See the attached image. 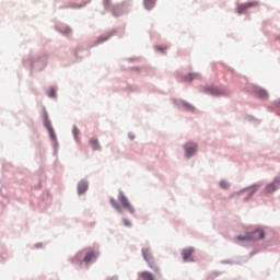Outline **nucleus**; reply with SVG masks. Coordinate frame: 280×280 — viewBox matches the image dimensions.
<instances>
[{
  "mask_svg": "<svg viewBox=\"0 0 280 280\" xmlns=\"http://www.w3.org/2000/svg\"><path fill=\"white\" fill-rule=\"evenodd\" d=\"M237 240L247 242H257L258 240H265V231L257 229L253 233H247L246 235H240Z\"/></svg>",
  "mask_w": 280,
  "mask_h": 280,
  "instance_id": "f257e3e1",
  "label": "nucleus"
},
{
  "mask_svg": "<svg viewBox=\"0 0 280 280\" xmlns=\"http://www.w3.org/2000/svg\"><path fill=\"white\" fill-rule=\"evenodd\" d=\"M142 255H143V259L147 261V264L149 265L151 270H153L154 272L159 273L160 272V268L156 265V261H154V257H153L150 248H142Z\"/></svg>",
  "mask_w": 280,
  "mask_h": 280,
  "instance_id": "f03ea898",
  "label": "nucleus"
},
{
  "mask_svg": "<svg viewBox=\"0 0 280 280\" xmlns=\"http://www.w3.org/2000/svg\"><path fill=\"white\" fill-rule=\"evenodd\" d=\"M184 150L186 159H191V156H194L198 150V144L197 142H186V144H184Z\"/></svg>",
  "mask_w": 280,
  "mask_h": 280,
  "instance_id": "7ed1b4c3",
  "label": "nucleus"
},
{
  "mask_svg": "<svg viewBox=\"0 0 280 280\" xmlns=\"http://www.w3.org/2000/svg\"><path fill=\"white\" fill-rule=\"evenodd\" d=\"M118 200H119L120 205L124 207V209H127V211H129V213H135V208L132 207V205H130V202H129L128 198L125 196V194H119Z\"/></svg>",
  "mask_w": 280,
  "mask_h": 280,
  "instance_id": "20e7f679",
  "label": "nucleus"
},
{
  "mask_svg": "<svg viewBox=\"0 0 280 280\" xmlns=\"http://www.w3.org/2000/svg\"><path fill=\"white\" fill-rule=\"evenodd\" d=\"M259 2L257 0H253L249 2H242L237 5V13H245L247 9H250L252 7H257Z\"/></svg>",
  "mask_w": 280,
  "mask_h": 280,
  "instance_id": "39448f33",
  "label": "nucleus"
},
{
  "mask_svg": "<svg viewBox=\"0 0 280 280\" xmlns=\"http://www.w3.org/2000/svg\"><path fill=\"white\" fill-rule=\"evenodd\" d=\"M278 187H280V179L279 177H276L273 182H270L269 184H267V187L265 188V192L273 194L275 191H277Z\"/></svg>",
  "mask_w": 280,
  "mask_h": 280,
  "instance_id": "423d86ee",
  "label": "nucleus"
},
{
  "mask_svg": "<svg viewBox=\"0 0 280 280\" xmlns=\"http://www.w3.org/2000/svg\"><path fill=\"white\" fill-rule=\"evenodd\" d=\"M44 126H45L46 130L48 131V133L50 135V138L51 139H57V136L55 133V129H54L50 120H48L47 114H45Z\"/></svg>",
  "mask_w": 280,
  "mask_h": 280,
  "instance_id": "0eeeda50",
  "label": "nucleus"
},
{
  "mask_svg": "<svg viewBox=\"0 0 280 280\" xmlns=\"http://www.w3.org/2000/svg\"><path fill=\"white\" fill-rule=\"evenodd\" d=\"M194 253H195L194 248H185L182 252L184 261H194L192 259Z\"/></svg>",
  "mask_w": 280,
  "mask_h": 280,
  "instance_id": "6e6552de",
  "label": "nucleus"
},
{
  "mask_svg": "<svg viewBox=\"0 0 280 280\" xmlns=\"http://www.w3.org/2000/svg\"><path fill=\"white\" fill-rule=\"evenodd\" d=\"M89 189V184L88 182H79L78 184V194L82 195L85 194Z\"/></svg>",
  "mask_w": 280,
  "mask_h": 280,
  "instance_id": "1a4fd4ad",
  "label": "nucleus"
},
{
  "mask_svg": "<svg viewBox=\"0 0 280 280\" xmlns=\"http://www.w3.org/2000/svg\"><path fill=\"white\" fill-rule=\"evenodd\" d=\"M90 145L92 150H102L101 142L98 138H91Z\"/></svg>",
  "mask_w": 280,
  "mask_h": 280,
  "instance_id": "9d476101",
  "label": "nucleus"
},
{
  "mask_svg": "<svg viewBox=\"0 0 280 280\" xmlns=\"http://www.w3.org/2000/svg\"><path fill=\"white\" fill-rule=\"evenodd\" d=\"M256 94L260 98H267V96H268V92H267V90H264V88H257Z\"/></svg>",
  "mask_w": 280,
  "mask_h": 280,
  "instance_id": "9b49d317",
  "label": "nucleus"
},
{
  "mask_svg": "<svg viewBox=\"0 0 280 280\" xmlns=\"http://www.w3.org/2000/svg\"><path fill=\"white\" fill-rule=\"evenodd\" d=\"M110 205H112V207H114V209H116V211L118 213H122V209H121L120 205H118V202L115 200V198L110 199Z\"/></svg>",
  "mask_w": 280,
  "mask_h": 280,
  "instance_id": "f8f14e48",
  "label": "nucleus"
},
{
  "mask_svg": "<svg viewBox=\"0 0 280 280\" xmlns=\"http://www.w3.org/2000/svg\"><path fill=\"white\" fill-rule=\"evenodd\" d=\"M140 277L143 280H155L154 276L152 275V272H140Z\"/></svg>",
  "mask_w": 280,
  "mask_h": 280,
  "instance_id": "ddd939ff",
  "label": "nucleus"
},
{
  "mask_svg": "<svg viewBox=\"0 0 280 280\" xmlns=\"http://www.w3.org/2000/svg\"><path fill=\"white\" fill-rule=\"evenodd\" d=\"M95 257H97L96 253H88V255H85L84 257V261L89 264L90 261L95 259Z\"/></svg>",
  "mask_w": 280,
  "mask_h": 280,
  "instance_id": "4468645a",
  "label": "nucleus"
},
{
  "mask_svg": "<svg viewBox=\"0 0 280 280\" xmlns=\"http://www.w3.org/2000/svg\"><path fill=\"white\" fill-rule=\"evenodd\" d=\"M209 92L215 95L224 94V92L222 90H219V88H209Z\"/></svg>",
  "mask_w": 280,
  "mask_h": 280,
  "instance_id": "2eb2a0df",
  "label": "nucleus"
},
{
  "mask_svg": "<svg viewBox=\"0 0 280 280\" xmlns=\"http://www.w3.org/2000/svg\"><path fill=\"white\" fill-rule=\"evenodd\" d=\"M155 2H156V0H144L145 9H152V7H154Z\"/></svg>",
  "mask_w": 280,
  "mask_h": 280,
  "instance_id": "dca6fc26",
  "label": "nucleus"
},
{
  "mask_svg": "<svg viewBox=\"0 0 280 280\" xmlns=\"http://www.w3.org/2000/svg\"><path fill=\"white\" fill-rule=\"evenodd\" d=\"M220 187H221V189H229L230 184H229V182H226V179H221Z\"/></svg>",
  "mask_w": 280,
  "mask_h": 280,
  "instance_id": "f3484780",
  "label": "nucleus"
},
{
  "mask_svg": "<svg viewBox=\"0 0 280 280\" xmlns=\"http://www.w3.org/2000/svg\"><path fill=\"white\" fill-rule=\"evenodd\" d=\"M122 222H124L125 226H132L130 220H128L127 218H124Z\"/></svg>",
  "mask_w": 280,
  "mask_h": 280,
  "instance_id": "a211bd4d",
  "label": "nucleus"
},
{
  "mask_svg": "<svg viewBox=\"0 0 280 280\" xmlns=\"http://www.w3.org/2000/svg\"><path fill=\"white\" fill-rule=\"evenodd\" d=\"M258 187H253L252 189L248 190V196H253V194H255V191H257Z\"/></svg>",
  "mask_w": 280,
  "mask_h": 280,
  "instance_id": "6ab92c4d",
  "label": "nucleus"
},
{
  "mask_svg": "<svg viewBox=\"0 0 280 280\" xmlns=\"http://www.w3.org/2000/svg\"><path fill=\"white\" fill-rule=\"evenodd\" d=\"M55 94H56L55 88H50V90H49V96H55Z\"/></svg>",
  "mask_w": 280,
  "mask_h": 280,
  "instance_id": "aec40b11",
  "label": "nucleus"
},
{
  "mask_svg": "<svg viewBox=\"0 0 280 280\" xmlns=\"http://www.w3.org/2000/svg\"><path fill=\"white\" fill-rule=\"evenodd\" d=\"M110 2H112V0H104V5L109 7Z\"/></svg>",
  "mask_w": 280,
  "mask_h": 280,
  "instance_id": "412c9836",
  "label": "nucleus"
},
{
  "mask_svg": "<svg viewBox=\"0 0 280 280\" xmlns=\"http://www.w3.org/2000/svg\"><path fill=\"white\" fill-rule=\"evenodd\" d=\"M73 132H74V135H79V129H77V127H74Z\"/></svg>",
  "mask_w": 280,
  "mask_h": 280,
  "instance_id": "4be33fe9",
  "label": "nucleus"
},
{
  "mask_svg": "<svg viewBox=\"0 0 280 280\" xmlns=\"http://www.w3.org/2000/svg\"><path fill=\"white\" fill-rule=\"evenodd\" d=\"M107 38H108V37H106V36H105V37H100V40H101V42H104V40L107 39Z\"/></svg>",
  "mask_w": 280,
  "mask_h": 280,
  "instance_id": "5701e85b",
  "label": "nucleus"
},
{
  "mask_svg": "<svg viewBox=\"0 0 280 280\" xmlns=\"http://www.w3.org/2000/svg\"><path fill=\"white\" fill-rule=\"evenodd\" d=\"M194 74H188L189 80L194 79Z\"/></svg>",
  "mask_w": 280,
  "mask_h": 280,
  "instance_id": "b1692460",
  "label": "nucleus"
},
{
  "mask_svg": "<svg viewBox=\"0 0 280 280\" xmlns=\"http://www.w3.org/2000/svg\"><path fill=\"white\" fill-rule=\"evenodd\" d=\"M67 33H71V28H67Z\"/></svg>",
  "mask_w": 280,
  "mask_h": 280,
  "instance_id": "393cba45",
  "label": "nucleus"
},
{
  "mask_svg": "<svg viewBox=\"0 0 280 280\" xmlns=\"http://www.w3.org/2000/svg\"><path fill=\"white\" fill-rule=\"evenodd\" d=\"M278 39H280V35H279Z\"/></svg>",
  "mask_w": 280,
  "mask_h": 280,
  "instance_id": "a878e982",
  "label": "nucleus"
},
{
  "mask_svg": "<svg viewBox=\"0 0 280 280\" xmlns=\"http://www.w3.org/2000/svg\"><path fill=\"white\" fill-rule=\"evenodd\" d=\"M279 105H280V101H279Z\"/></svg>",
  "mask_w": 280,
  "mask_h": 280,
  "instance_id": "bb28decb",
  "label": "nucleus"
}]
</instances>
